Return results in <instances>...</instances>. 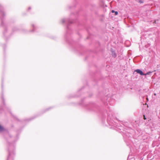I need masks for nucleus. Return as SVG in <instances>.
<instances>
[{"instance_id": "f257e3e1", "label": "nucleus", "mask_w": 160, "mask_h": 160, "mask_svg": "<svg viewBox=\"0 0 160 160\" xmlns=\"http://www.w3.org/2000/svg\"><path fill=\"white\" fill-rule=\"evenodd\" d=\"M135 71L137 72V73L140 74L141 75H144V74L143 73L142 71L139 69H137Z\"/></svg>"}, {"instance_id": "f03ea898", "label": "nucleus", "mask_w": 160, "mask_h": 160, "mask_svg": "<svg viewBox=\"0 0 160 160\" xmlns=\"http://www.w3.org/2000/svg\"><path fill=\"white\" fill-rule=\"evenodd\" d=\"M3 130V128L0 125V131H1Z\"/></svg>"}, {"instance_id": "7ed1b4c3", "label": "nucleus", "mask_w": 160, "mask_h": 160, "mask_svg": "<svg viewBox=\"0 0 160 160\" xmlns=\"http://www.w3.org/2000/svg\"><path fill=\"white\" fill-rule=\"evenodd\" d=\"M118 12H117V11H116L115 12V15H118Z\"/></svg>"}, {"instance_id": "20e7f679", "label": "nucleus", "mask_w": 160, "mask_h": 160, "mask_svg": "<svg viewBox=\"0 0 160 160\" xmlns=\"http://www.w3.org/2000/svg\"><path fill=\"white\" fill-rule=\"evenodd\" d=\"M143 119L144 120H146V118H145V115H143Z\"/></svg>"}, {"instance_id": "39448f33", "label": "nucleus", "mask_w": 160, "mask_h": 160, "mask_svg": "<svg viewBox=\"0 0 160 160\" xmlns=\"http://www.w3.org/2000/svg\"><path fill=\"white\" fill-rule=\"evenodd\" d=\"M111 12L112 13H114L116 11H115L114 10H112Z\"/></svg>"}, {"instance_id": "423d86ee", "label": "nucleus", "mask_w": 160, "mask_h": 160, "mask_svg": "<svg viewBox=\"0 0 160 160\" xmlns=\"http://www.w3.org/2000/svg\"><path fill=\"white\" fill-rule=\"evenodd\" d=\"M146 99H147V101L148 100V98H147Z\"/></svg>"}, {"instance_id": "0eeeda50", "label": "nucleus", "mask_w": 160, "mask_h": 160, "mask_svg": "<svg viewBox=\"0 0 160 160\" xmlns=\"http://www.w3.org/2000/svg\"><path fill=\"white\" fill-rule=\"evenodd\" d=\"M154 94L155 95H156V94L155 93Z\"/></svg>"}]
</instances>
